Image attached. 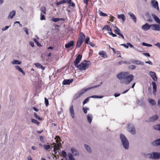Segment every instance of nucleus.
Segmentation results:
<instances>
[{
	"label": "nucleus",
	"instance_id": "nucleus-1",
	"mask_svg": "<svg viewBox=\"0 0 160 160\" xmlns=\"http://www.w3.org/2000/svg\"><path fill=\"white\" fill-rule=\"evenodd\" d=\"M117 78L121 80L120 83L128 85L131 83L134 79V76L129 74L128 72H120L117 75Z\"/></svg>",
	"mask_w": 160,
	"mask_h": 160
},
{
	"label": "nucleus",
	"instance_id": "nucleus-2",
	"mask_svg": "<svg viewBox=\"0 0 160 160\" xmlns=\"http://www.w3.org/2000/svg\"><path fill=\"white\" fill-rule=\"evenodd\" d=\"M85 40V42L86 44H88L90 42L89 37H87L85 38V36L84 33L80 32L77 41L76 48H79Z\"/></svg>",
	"mask_w": 160,
	"mask_h": 160
},
{
	"label": "nucleus",
	"instance_id": "nucleus-3",
	"mask_svg": "<svg viewBox=\"0 0 160 160\" xmlns=\"http://www.w3.org/2000/svg\"><path fill=\"white\" fill-rule=\"evenodd\" d=\"M90 64V61H85L79 64L77 67L80 70H85L88 68Z\"/></svg>",
	"mask_w": 160,
	"mask_h": 160
},
{
	"label": "nucleus",
	"instance_id": "nucleus-4",
	"mask_svg": "<svg viewBox=\"0 0 160 160\" xmlns=\"http://www.w3.org/2000/svg\"><path fill=\"white\" fill-rule=\"evenodd\" d=\"M120 137L124 148L126 149H128L129 147V142L128 140L126 137L122 134L120 135Z\"/></svg>",
	"mask_w": 160,
	"mask_h": 160
},
{
	"label": "nucleus",
	"instance_id": "nucleus-5",
	"mask_svg": "<svg viewBox=\"0 0 160 160\" xmlns=\"http://www.w3.org/2000/svg\"><path fill=\"white\" fill-rule=\"evenodd\" d=\"M87 90L86 89H82L79 92L76 93L73 97L74 100L77 99L81 97L84 93Z\"/></svg>",
	"mask_w": 160,
	"mask_h": 160
},
{
	"label": "nucleus",
	"instance_id": "nucleus-6",
	"mask_svg": "<svg viewBox=\"0 0 160 160\" xmlns=\"http://www.w3.org/2000/svg\"><path fill=\"white\" fill-rule=\"evenodd\" d=\"M149 158L152 159H158L160 158V153L154 152L151 154Z\"/></svg>",
	"mask_w": 160,
	"mask_h": 160
},
{
	"label": "nucleus",
	"instance_id": "nucleus-7",
	"mask_svg": "<svg viewBox=\"0 0 160 160\" xmlns=\"http://www.w3.org/2000/svg\"><path fill=\"white\" fill-rule=\"evenodd\" d=\"M128 131L133 134H135L136 131L133 126L131 124H129L128 127Z\"/></svg>",
	"mask_w": 160,
	"mask_h": 160
},
{
	"label": "nucleus",
	"instance_id": "nucleus-8",
	"mask_svg": "<svg viewBox=\"0 0 160 160\" xmlns=\"http://www.w3.org/2000/svg\"><path fill=\"white\" fill-rule=\"evenodd\" d=\"M82 58V55L79 54L77 56L75 61L74 62V65L76 67L78 65V64L80 62Z\"/></svg>",
	"mask_w": 160,
	"mask_h": 160
},
{
	"label": "nucleus",
	"instance_id": "nucleus-9",
	"mask_svg": "<svg viewBox=\"0 0 160 160\" xmlns=\"http://www.w3.org/2000/svg\"><path fill=\"white\" fill-rule=\"evenodd\" d=\"M151 29L154 31H160V26L157 24H152L151 25Z\"/></svg>",
	"mask_w": 160,
	"mask_h": 160
},
{
	"label": "nucleus",
	"instance_id": "nucleus-10",
	"mask_svg": "<svg viewBox=\"0 0 160 160\" xmlns=\"http://www.w3.org/2000/svg\"><path fill=\"white\" fill-rule=\"evenodd\" d=\"M150 28L151 25H149L148 23H146L142 26L141 28L144 31H147L149 30Z\"/></svg>",
	"mask_w": 160,
	"mask_h": 160
},
{
	"label": "nucleus",
	"instance_id": "nucleus-11",
	"mask_svg": "<svg viewBox=\"0 0 160 160\" xmlns=\"http://www.w3.org/2000/svg\"><path fill=\"white\" fill-rule=\"evenodd\" d=\"M131 62L137 65H144V63L143 62H141V61L138 60H136L135 59H132L131 61Z\"/></svg>",
	"mask_w": 160,
	"mask_h": 160
},
{
	"label": "nucleus",
	"instance_id": "nucleus-12",
	"mask_svg": "<svg viewBox=\"0 0 160 160\" xmlns=\"http://www.w3.org/2000/svg\"><path fill=\"white\" fill-rule=\"evenodd\" d=\"M74 45V41H71L69 42L66 43L65 47L66 48H69L71 47H73Z\"/></svg>",
	"mask_w": 160,
	"mask_h": 160
},
{
	"label": "nucleus",
	"instance_id": "nucleus-13",
	"mask_svg": "<svg viewBox=\"0 0 160 160\" xmlns=\"http://www.w3.org/2000/svg\"><path fill=\"white\" fill-rule=\"evenodd\" d=\"M128 14L130 16L133 22L135 23H136L137 22L136 17L133 13L130 12L128 13Z\"/></svg>",
	"mask_w": 160,
	"mask_h": 160
},
{
	"label": "nucleus",
	"instance_id": "nucleus-14",
	"mask_svg": "<svg viewBox=\"0 0 160 160\" xmlns=\"http://www.w3.org/2000/svg\"><path fill=\"white\" fill-rule=\"evenodd\" d=\"M73 80L72 79H65L64 80L63 83L64 85H69L72 82Z\"/></svg>",
	"mask_w": 160,
	"mask_h": 160
},
{
	"label": "nucleus",
	"instance_id": "nucleus-15",
	"mask_svg": "<svg viewBox=\"0 0 160 160\" xmlns=\"http://www.w3.org/2000/svg\"><path fill=\"white\" fill-rule=\"evenodd\" d=\"M70 112L72 117L74 118V113L73 105H72L70 107Z\"/></svg>",
	"mask_w": 160,
	"mask_h": 160
},
{
	"label": "nucleus",
	"instance_id": "nucleus-16",
	"mask_svg": "<svg viewBox=\"0 0 160 160\" xmlns=\"http://www.w3.org/2000/svg\"><path fill=\"white\" fill-rule=\"evenodd\" d=\"M150 75L151 76L152 78L153 79V80L155 81H156L157 80V78L156 76L155 73V72L151 71L150 72Z\"/></svg>",
	"mask_w": 160,
	"mask_h": 160
},
{
	"label": "nucleus",
	"instance_id": "nucleus-17",
	"mask_svg": "<svg viewBox=\"0 0 160 160\" xmlns=\"http://www.w3.org/2000/svg\"><path fill=\"white\" fill-rule=\"evenodd\" d=\"M118 18L120 19H121L122 22H124L126 19L125 17L123 14H121L120 15H118Z\"/></svg>",
	"mask_w": 160,
	"mask_h": 160
},
{
	"label": "nucleus",
	"instance_id": "nucleus-18",
	"mask_svg": "<svg viewBox=\"0 0 160 160\" xmlns=\"http://www.w3.org/2000/svg\"><path fill=\"white\" fill-rule=\"evenodd\" d=\"M99 54L104 58H106L107 57L106 52L104 51H101L99 52Z\"/></svg>",
	"mask_w": 160,
	"mask_h": 160
},
{
	"label": "nucleus",
	"instance_id": "nucleus-19",
	"mask_svg": "<svg viewBox=\"0 0 160 160\" xmlns=\"http://www.w3.org/2000/svg\"><path fill=\"white\" fill-rule=\"evenodd\" d=\"M152 16L154 20L156 22L160 24V20L156 16V15L154 14H152Z\"/></svg>",
	"mask_w": 160,
	"mask_h": 160
},
{
	"label": "nucleus",
	"instance_id": "nucleus-20",
	"mask_svg": "<svg viewBox=\"0 0 160 160\" xmlns=\"http://www.w3.org/2000/svg\"><path fill=\"white\" fill-rule=\"evenodd\" d=\"M15 14H16V12L15 11H12L10 13L8 17V18H11V19L12 18H13V17L15 15Z\"/></svg>",
	"mask_w": 160,
	"mask_h": 160
},
{
	"label": "nucleus",
	"instance_id": "nucleus-21",
	"mask_svg": "<svg viewBox=\"0 0 160 160\" xmlns=\"http://www.w3.org/2000/svg\"><path fill=\"white\" fill-rule=\"evenodd\" d=\"M64 18H53L52 19V21L56 22L58 21H64Z\"/></svg>",
	"mask_w": 160,
	"mask_h": 160
},
{
	"label": "nucleus",
	"instance_id": "nucleus-22",
	"mask_svg": "<svg viewBox=\"0 0 160 160\" xmlns=\"http://www.w3.org/2000/svg\"><path fill=\"white\" fill-rule=\"evenodd\" d=\"M114 32L116 34L119 35L120 36H121L123 39L124 38V37L122 34L120 32V30L119 29L118 30H114Z\"/></svg>",
	"mask_w": 160,
	"mask_h": 160
},
{
	"label": "nucleus",
	"instance_id": "nucleus-23",
	"mask_svg": "<svg viewBox=\"0 0 160 160\" xmlns=\"http://www.w3.org/2000/svg\"><path fill=\"white\" fill-rule=\"evenodd\" d=\"M71 152L72 153L75 155H79V153L76 149L74 148H72L71 149Z\"/></svg>",
	"mask_w": 160,
	"mask_h": 160
},
{
	"label": "nucleus",
	"instance_id": "nucleus-24",
	"mask_svg": "<svg viewBox=\"0 0 160 160\" xmlns=\"http://www.w3.org/2000/svg\"><path fill=\"white\" fill-rule=\"evenodd\" d=\"M34 65L36 67L38 68H41L43 70L45 69V68L39 63H36L34 64Z\"/></svg>",
	"mask_w": 160,
	"mask_h": 160
},
{
	"label": "nucleus",
	"instance_id": "nucleus-25",
	"mask_svg": "<svg viewBox=\"0 0 160 160\" xmlns=\"http://www.w3.org/2000/svg\"><path fill=\"white\" fill-rule=\"evenodd\" d=\"M87 119L88 122L89 123H91L92 119V117L91 115L88 114L87 116Z\"/></svg>",
	"mask_w": 160,
	"mask_h": 160
},
{
	"label": "nucleus",
	"instance_id": "nucleus-26",
	"mask_svg": "<svg viewBox=\"0 0 160 160\" xmlns=\"http://www.w3.org/2000/svg\"><path fill=\"white\" fill-rule=\"evenodd\" d=\"M152 84L153 86V93L157 91V85L154 82H152Z\"/></svg>",
	"mask_w": 160,
	"mask_h": 160
},
{
	"label": "nucleus",
	"instance_id": "nucleus-27",
	"mask_svg": "<svg viewBox=\"0 0 160 160\" xmlns=\"http://www.w3.org/2000/svg\"><path fill=\"white\" fill-rule=\"evenodd\" d=\"M152 144L156 146L160 145V138L155 141L152 143Z\"/></svg>",
	"mask_w": 160,
	"mask_h": 160
},
{
	"label": "nucleus",
	"instance_id": "nucleus-28",
	"mask_svg": "<svg viewBox=\"0 0 160 160\" xmlns=\"http://www.w3.org/2000/svg\"><path fill=\"white\" fill-rule=\"evenodd\" d=\"M151 2L152 6L154 8H156V7L158 5V2L155 0H152L151 1Z\"/></svg>",
	"mask_w": 160,
	"mask_h": 160
},
{
	"label": "nucleus",
	"instance_id": "nucleus-29",
	"mask_svg": "<svg viewBox=\"0 0 160 160\" xmlns=\"http://www.w3.org/2000/svg\"><path fill=\"white\" fill-rule=\"evenodd\" d=\"M153 128L160 132V124H158L153 126Z\"/></svg>",
	"mask_w": 160,
	"mask_h": 160
},
{
	"label": "nucleus",
	"instance_id": "nucleus-30",
	"mask_svg": "<svg viewBox=\"0 0 160 160\" xmlns=\"http://www.w3.org/2000/svg\"><path fill=\"white\" fill-rule=\"evenodd\" d=\"M59 146L58 143H57L56 145L54 146V151L55 153H56L57 152V150L59 149Z\"/></svg>",
	"mask_w": 160,
	"mask_h": 160
},
{
	"label": "nucleus",
	"instance_id": "nucleus-31",
	"mask_svg": "<svg viewBox=\"0 0 160 160\" xmlns=\"http://www.w3.org/2000/svg\"><path fill=\"white\" fill-rule=\"evenodd\" d=\"M158 118V116L157 115L153 116L152 117L150 118V121H151L153 122L157 120Z\"/></svg>",
	"mask_w": 160,
	"mask_h": 160
},
{
	"label": "nucleus",
	"instance_id": "nucleus-32",
	"mask_svg": "<svg viewBox=\"0 0 160 160\" xmlns=\"http://www.w3.org/2000/svg\"><path fill=\"white\" fill-rule=\"evenodd\" d=\"M149 102L152 105L154 106L156 104V102L155 100L151 99L149 98L148 100Z\"/></svg>",
	"mask_w": 160,
	"mask_h": 160
},
{
	"label": "nucleus",
	"instance_id": "nucleus-33",
	"mask_svg": "<svg viewBox=\"0 0 160 160\" xmlns=\"http://www.w3.org/2000/svg\"><path fill=\"white\" fill-rule=\"evenodd\" d=\"M98 12L100 16H102L103 17H106L108 16L107 14L102 12L100 10H99L98 11Z\"/></svg>",
	"mask_w": 160,
	"mask_h": 160
},
{
	"label": "nucleus",
	"instance_id": "nucleus-34",
	"mask_svg": "<svg viewBox=\"0 0 160 160\" xmlns=\"http://www.w3.org/2000/svg\"><path fill=\"white\" fill-rule=\"evenodd\" d=\"M31 122L33 123H35L38 125V126L40 125V122H38L37 120L32 119H31Z\"/></svg>",
	"mask_w": 160,
	"mask_h": 160
},
{
	"label": "nucleus",
	"instance_id": "nucleus-35",
	"mask_svg": "<svg viewBox=\"0 0 160 160\" xmlns=\"http://www.w3.org/2000/svg\"><path fill=\"white\" fill-rule=\"evenodd\" d=\"M12 63L13 64H20L21 63L18 60H14L12 62Z\"/></svg>",
	"mask_w": 160,
	"mask_h": 160
},
{
	"label": "nucleus",
	"instance_id": "nucleus-36",
	"mask_svg": "<svg viewBox=\"0 0 160 160\" xmlns=\"http://www.w3.org/2000/svg\"><path fill=\"white\" fill-rule=\"evenodd\" d=\"M66 2H67L65 0H61L60 1L57 2L56 3V5L57 6H58L60 4H63L64 3H66Z\"/></svg>",
	"mask_w": 160,
	"mask_h": 160
},
{
	"label": "nucleus",
	"instance_id": "nucleus-37",
	"mask_svg": "<svg viewBox=\"0 0 160 160\" xmlns=\"http://www.w3.org/2000/svg\"><path fill=\"white\" fill-rule=\"evenodd\" d=\"M54 139L56 140V142L58 143L60 142L61 139L60 137L59 136H56V137L54 138Z\"/></svg>",
	"mask_w": 160,
	"mask_h": 160
},
{
	"label": "nucleus",
	"instance_id": "nucleus-38",
	"mask_svg": "<svg viewBox=\"0 0 160 160\" xmlns=\"http://www.w3.org/2000/svg\"><path fill=\"white\" fill-rule=\"evenodd\" d=\"M85 148L87 150V151L89 152H91V150L90 148L87 145L85 144L84 145Z\"/></svg>",
	"mask_w": 160,
	"mask_h": 160
},
{
	"label": "nucleus",
	"instance_id": "nucleus-39",
	"mask_svg": "<svg viewBox=\"0 0 160 160\" xmlns=\"http://www.w3.org/2000/svg\"><path fill=\"white\" fill-rule=\"evenodd\" d=\"M41 11L43 12L44 14L46 13V10L44 6L42 7L41 9Z\"/></svg>",
	"mask_w": 160,
	"mask_h": 160
},
{
	"label": "nucleus",
	"instance_id": "nucleus-40",
	"mask_svg": "<svg viewBox=\"0 0 160 160\" xmlns=\"http://www.w3.org/2000/svg\"><path fill=\"white\" fill-rule=\"evenodd\" d=\"M15 68L17 70H18L20 72H23V70L21 68H20L19 66H16Z\"/></svg>",
	"mask_w": 160,
	"mask_h": 160
},
{
	"label": "nucleus",
	"instance_id": "nucleus-41",
	"mask_svg": "<svg viewBox=\"0 0 160 160\" xmlns=\"http://www.w3.org/2000/svg\"><path fill=\"white\" fill-rule=\"evenodd\" d=\"M68 156L69 160H75L71 154H69Z\"/></svg>",
	"mask_w": 160,
	"mask_h": 160
},
{
	"label": "nucleus",
	"instance_id": "nucleus-42",
	"mask_svg": "<svg viewBox=\"0 0 160 160\" xmlns=\"http://www.w3.org/2000/svg\"><path fill=\"white\" fill-rule=\"evenodd\" d=\"M43 147L45 149L48 150L50 148L51 146L49 145H44Z\"/></svg>",
	"mask_w": 160,
	"mask_h": 160
},
{
	"label": "nucleus",
	"instance_id": "nucleus-43",
	"mask_svg": "<svg viewBox=\"0 0 160 160\" xmlns=\"http://www.w3.org/2000/svg\"><path fill=\"white\" fill-rule=\"evenodd\" d=\"M62 155L64 157L66 158L67 156V153L64 151H62Z\"/></svg>",
	"mask_w": 160,
	"mask_h": 160
},
{
	"label": "nucleus",
	"instance_id": "nucleus-44",
	"mask_svg": "<svg viewBox=\"0 0 160 160\" xmlns=\"http://www.w3.org/2000/svg\"><path fill=\"white\" fill-rule=\"evenodd\" d=\"M45 103L46 106H48L49 105L48 100L46 98H45Z\"/></svg>",
	"mask_w": 160,
	"mask_h": 160
},
{
	"label": "nucleus",
	"instance_id": "nucleus-45",
	"mask_svg": "<svg viewBox=\"0 0 160 160\" xmlns=\"http://www.w3.org/2000/svg\"><path fill=\"white\" fill-rule=\"evenodd\" d=\"M34 116L36 119H38L39 120H42V118H41L38 115H37L36 113L34 114Z\"/></svg>",
	"mask_w": 160,
	"mask_h": 160
},
{
	"label": "nucleus",
	"instance_id": "nucleus-46",
	"mask_svg": "<svg viewBox=\"0 0 160 160\" xmlns=\"http://www.w3.org/2000/svg\"><path fill=\"white\" fill-rule=\"evenodd\" d=\"M40 20H45V16L43 15V14H42V13H41V15H40Z\"/></svg>",
	"mask_w": 160,
	"mask_h": 160
},
{
	"label": "nucleus",
	"instance_id": "nucleus-47",
	"mask_svg": "<svg viewBox=\"0 0 160 160\" xmlns=\"http://www.w3.org/2000/svg\"><path fill=\"white\" fill-rule=\"evenodd\" d=\"M90 97H88L87 98H86L83 101V104L84 105L86 103H87L88 102L89 100V98Z\"/></svg>",
	"mask_w": 160,
	"mask_h": 160
},
{
	"label": "nucleus",
	"instance_id": "nucleus-48",
	"mask_svg": "<svg viewBox=\"0 0 160 160\" xmlns=\"http://www.w3.org/2000/svg\"><path fill=\"white\" fill-rule=\"evenodd\" d=\"M142 45L144 46H148V47H152V45L149 44H148L145 42H143L142 43Z\"/></svg>",
	"mask_w": 160,
	"mask_h": 160
},
{
	"label": "nucleus",
	"instance_id": "nucleus-49",
	"mask_svg": "<svg viewBox=\"0 0 160 160\" xmlns=\"http://www.w3.org/2000/svg\"><path fill=\"white\" fill-rule=\"evenodd\" d=\"M34 41L35 42L37 45L38 46H41V44L38 42V40L36 39H34Z\"/></svg>",
	"mask_w": 160,
	"mask_h": 160
},
{
	"label": "nucleus",
	"instance_id": "nucleus-50",
	"mask_svg": "<svg viewBox=\"0 0 160 160\" xmlns=\"http://www.w3.org/2000/svg\"><path fill=\"white\" fill-rule=\"evenodd\" d=\"M136 68V66L133 65H130L129 67V69L132 70H133L135 69Z\"/></svg>",
	"mask_w": 160,
	"mask_h": 160
},
{
	"label": "nucleus",
	"instance_id": "nucleus-51",
	"mask_svg": "<svg viewBox=\"0 0 160 160\" xmlns=\"http://www.w3.org/2000/svg\"><path fill=\"white\" fill-rule=\"evenodd\" d=\"M82 109L83 110L84 113L86 114L87 112V110L88 109L87 108L83 107L82 108Z\"/></svg>",
	"mask_w": 160,
	"mask_h": 160
},
{
	"label": "nucleus",
	"instance_id": "nucleus-52",
	"mask_svg": "<svg viewBox=\"0 0 160 160\" xmlns=\"http://www.w3.org/2000/svg\"><path fill=\"white\" fill-rule=\"evenodd\" d=\"M102 96H91V98H102Z\"/></svg>",
	"mask_w": 160,
	"mask_h": 160
},
{
	"label": "nucleus",
	"instance_id": "nucleus-53",
	"mask_svg": "<svg viewBox=\"0 0 160 160\" xmlns=\"http://www.w3.org/2000/svg\"><path fill=\"white\" fill-rule=\"evenodd\" d=\"M23 29H24V31L25 32L26 34L27 35H28V30L27 28H24Z\"/></svg>",
	"mask_w": 160,
	"mask_h": 160
},
{
	"label": "nucleus",
	"instance_id": "nucleus-54",
	"mask_svg": "<svg viewBox=\"0 0 160 160\" xmlns=\"http://www.w3.org/2000/svg\"><path fill=\"white\" fill-rule=\"evenodd\" d=\"M8 26H6L5 27L3 28L2 29V30L3 31H4L8 29L9 28Z\"/></svg>",
	"mask_w": 160,
	"mask_h": 160
},
{
	"label": "nucleus",
	"instance_id": "nucleus-55",
	"mask_svg": "<svg viewBox=\"0 0 160 160\" xmlns=\"http://www.w3.org/2000/svg\"><path fill=\"white\" fill-rule=\"evenodd\" d=\"M109 34L110 35H111L112 37H116L117 36V35H116V34L113 33L112 32H110L109 33Z\"/></svg>",
	"mask_w": 160,
	"mask_h": 160
},
{
	"label": "nucleus",
	"instance_id": "nucleus-56",
	"mask_svg": "<svg viewBox=\"0 0 160 160\" xmlns=\"http://www.w3.org/2000/svg\"><path fill=\"white\" fill-rule=\"evenodd\" d=\"M39 138H40V140L42 142L43 141L44 138H43V136H40Z\"/></svg>",
	"mask_w": 160,
	"mask_h": 160
},
{
	"label": "nucleus",
	"instance_id": "nucleus-57",
	"mask_svg": "<svg viewBox=\"0 0 160 160\" xmlns=\"http://www.w3.org/2000/svg\"><path fill=\"white\" fill-rule=\"evenodd\" d=\"M127 44L128 45V46H129L130 48H132L133 47V46L132 44L130 43H127Z\"/></svg>",
	"mask_w": 160,
	"mask_h": 160
},
{
	"label": "nucleus",
	"instance_id": "nucleus-58",
	"mask_svg": "<svg viewBox=\"0 0 160 160\" xmlns=\"http://www.w3.org/2000/svg\"><path fill=\"white\" fill-rule=\"evenodd\" d=\"M121 45L123 46L124 47H125L126 48H128V46L127 44H122Z\"/></svg>",
	"mask_w": 160,
	"mask_h": 160
},
{
	"label": "nucleus",
	"instance_id": "nucleus-59",
	"mask_svg": "<svg viewBox=\"0 0 160 160\" xmlns=\"http://www.w3.org/2000/svg\"><path fill=\"white\" fill-rule=\"evenodd\" d=\"M113 28H114V30H118L119 29L116 26V25L115 24L114 25H113Z\"/></svg>",
	"mask_w": 160,
	"mask_h": 160
},
{
	"label": "nucleus",
	"instance_id": "nucleus-60",
	"mask_svg": "<svg viewBox=\"0 0 160 160\" xmlns=\"http://www.w3.org/2000/svg\"><path fill=\"white\" fill-rule=\"evenodd\" d=\"M145 63L149 64L151 65H152V62L150 61H146Z\"/></svg>",
	"mask_w": 160,
	"mask_h": 160
},
{
	"label": "nucleus",
	"instance_id": "nucleus-61",
	"mask_svg": "<svg viewBox=\"0 0 160 160\" xmlns=\"http://www.w3.org/2000/svg\"><path fill=\"white\" fill-rule=\"evenodd\" d=\"M109 26L107 25L105 26L103 28V29H106L107 30V29L108 28Z\"/></svg>",
	"mask_w": 160,
	"mask_h": 160
},
{
	"label": "nucleus",
	"instance_id": "nucleus-62",
	"mask_svg": "<svg viewBox=\"0 0 160 160\" xmlns=\"http://www.w3.org/2000/svg\"><path fill=\"white\" fill-rule=\"evenodd\" d=\"M88 44L90 45L91 46L93 47H94L95 46V45L91 42H90Z\"/></svg>",
	"mask_w": 160,
	"mask_h": 160
},
{
	"label": "nucleus",
	"instance_id": "nucleus-63",
	"mask_svg": "<svg viewBox=\"0 0 160 160\" xmlns=\"http://www.w3.org/2000/svg\"><path fill=\"white\" fill-rule=\"evenodd\" d=\"M107 30L108 31V33L109 34V33L110 32H112V29H111V28L109 26L108 27V28L107 29Z\"/></svg>",
	"mask_w": 160,
	"mask_h": 160
},
{
	"label": "nucleus",
	"instance_id": "nucleus-64",
	"mask_svg": "<svg viewBox=\"0 0 160 160\" xmlns=\"http://www.w3.org/2000/svg\"><path fill=\"white\" fill-rule=\"evenodd\" d=\"M155 45L160 48V43L158 42L155 44Z\"/></svg>",
	"mask_w": 160,
	"mask_h": 160
}]
</instances>
